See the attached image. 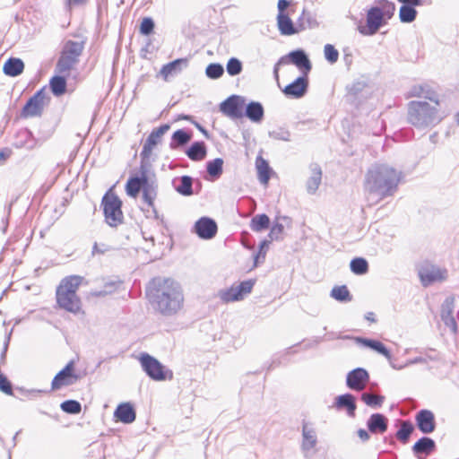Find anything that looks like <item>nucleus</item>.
I'll return each instance as SVG.
<instances>
[{"label": "nucleus", "mask_w": 459, "mask_h": 459, "mask_svg": "<svg viewBox=\"0 0 459 459\" xmlns=\"http://www.w3.org/2000/svg\"><path fill=\"white\" fill-rule=\"evenodd\" d=\"M114 416L117 420L129 424L134 421L136 414L134 407L129 403H124L117 407Z\"/></svg>", "instance_id": "obj_23"}, {"label": "nucleus", "mask_w": 459, "mask_h": 459, "mask_svg": "<svg viewBox=\"0 0 459 459\" xmlns=\"http://www.w3.org/2000/svg\"><path fill=\"white\" fill-rule=\"evenodd\" d=\"M143 200L151 208H154V200L157 196L156 187L150 182L143 187Z\"/></svg>", "instance_id": "obj_35"}, {"label": "nucleus", "mask_w": 459, "mask_h": 459, "mask_svg": "<svg viewBox=\"0 0 459 459\" xmlns=\"http://www.w3.org/2000/svg\"><path fill=\"white\" fill-rule=\"evenodd\" d=\"M71 74H60L56 73L54 76H52L49 80V87L51 92L56 96H62L66 92L67 82L66 78L70 76Z\"/></svg>", "instance_id": "obj_22"}, {"label": "nucleus", "mask_w": 459, "mask_h": 459, "mask_svg": "<svg viewBox=\"0 0 459 459\" xmlns=\"http://www.w3.org/2000/svg\"><path fill=\"white\" fill-rule=\"evenodd\" d=\"M361 400L368 406L377 407L381 406L384 402V397L374 394L364 393L361 395Z\"/></svg>", "instance_id": "obj_42"}, {"label": "nucleus", "mask_w": 459, "mask_h": 459, "mask_svg": "<svg viewBox=\"0 0 459 459\" xmlns=\"http://www.w3.org/2000/svg\"><path fill=\"white\" fill-rule=\"evenodd\" d=\"M395 4L388 0H379L371 6L366 16V23L358 26L359 31L364 36H372L387 24L394 16Z\"/></svg>", "instance_id": "obj_5"}, {"label": "nucleus", "mask_w": 459, "mask_h": 459, "mask_svg": "<svg viewBox=\"0 0 459 459\" xmlns=\"http://www.w3.org/2000/svg\"><path fill=\"white\" fill-rule=\"evenodd\" d=\"M247 117L255 122H259L264 117V108L258 102H251L246 108Z\"/></svg>", "instance_id": "obj_31"}, {"label": "nucleus", "mask_w": 459, "mask_h": 459, "mask_svg": "<svg viewBox=\"0 0 459 459\" xmlns=\"http://www.w3.org/2000/svg\"><path fill=\"white\" fill-rule=\"evenodd\" d=\"M223 160L221 158L214 159L207 163V172L212 178H219L222 173Z\"/></svg>", "instance_id": "obj_41"}, {"label": "nucleus", "mask_w": 459, "mask_h": 459, "mask_svg": "<svg viewBox=\"0 0 459 459\" xmlns=\"http://www.w3.org/2000/svg\"><path fill=\"white\" fill-rule=\"evenodd\" d=\"M170 126L164 124L157 128H154L148 135L142 150V155L149 157L154 148L161 142L163 135L169 130Z\"/></svg>", "instance_id": "obj_15"}, {"label": "nucleus", "mask_w": 459, "mask_h": 459, "mask_svg": "<svg viewBox=\"0 0 459 459\" xmlns=\"http://www.w3.org/2000/svg\"><path fill=\"white\" fill-rule=\"evenodd\" d=\"M195 231L201 238L209 239L217 233V224L213 220L203 217L195 222Z\"/></svg>", "instance_id": "obj_20"}, {"label": "nucleus", "mask_w": 459, "mask_h": 459, "mask_svg": "<svg viewBox=\"0 0 459 459\" xmlns=\"http://www.w3.org/2000/svg\"><path fill=\"white\" fill-rule=\"evenodd\" d=\"M80 376L76 373L74 360H70L52 379L51 390L57 391L75 384Z\"/></svg>", "instance_id": "obj_12"}, {"label": "nucleus", "mask_w": 459, "mask_h": 459, "mask_svg": "<svg viewBox=\"0 0 459 459\" xmlns=\"http://www.w3.org/2000/svg\"><path fill=\"white\" fill-rule=\"evenodd\" d=\"M278 229H279V230L281 231V230H282V226H281V225H279V226H278Z\"/></svg>", "instance_id": "obj_58"}, {"label": "nucleus", "mask_w": 459, "mask_h": 459, "mask_svg": "<svg viewBox=\"0 0 459 459\" xmlns=\"http://www.w3.org/2000/svg\"><path fill=\"white\" fill-rule=\"evenodd\" d=\"M366 319L368 321H369L370 323H375L377 321L376 319V315L375 313L373 312H368L366 316H365Z\"/></svg>", "instance_id": "obj_54"}, {"label": "nucleus", "mask_w": 459, "mask_h": 459, "mask_svg": "<svg viewBox=\"0 0 459 459\" xmlns=\"http://www.w3.org/2000/svg\"><path fill=\"white\" fill-rule=\"evenodd\" d=\"M325 57L328 62L333 64L337 62L339 58L338 50L331 44H326L324 48Z\"/></svg>", "instance_id": "obj_47"}, {"label": "nucleus", "mask_w": 459, "mask_h": 459, "mask_svg": "<svg viewBox=\"0 0 459 459\" xmlns=\"http://www.w3.org/2000/svg\"><path fill=\"white\" fill-rule=\"evenodd\" d=\"M457 123L459 124V114L457 115Z\"/></svg>", "instance_id": "obj_59"}, {"label": "nucleus", "mask_w": 459, "mask_h": 459, "mask_svg": "<svg viewBox=\"0 0 459 459\" xmlns=\"http://www.w3.org/2000/svg\"><path fill=\"white\" fill-rule=\"evenodd\" d=\"M320 182V174H318L315 178H314V184H315V186L316 187L318 186Z\"/></svg>", "instance_id": "obj_56"}, {"label": "nucleus", "mask_w": 459, "mask_h": 459, "mask_svg": "<svg viewBox=\"0 0 459 459\" xmlns=\"http://www.w3.org/2000/svg\"><path fill=\"white\" fill-rule=\"evenodd\" d=\"M366 182L370 194L385 197L395 190L399 175L394 169L381 165L368 173Z\"/></svg>", "instance_id": "obj_4"}, {"label": "nucleus", "mask_w": 459, "mask_h": 459, "mask_svg": "<svg viewBox=\"0 0 459 459\" xmlns=\"http://www.w3.org/2000/svg\"><path fill=\"white\" fill-rule=\"evenodd\" d=\"M188 118H189L188 116H182L179 117V119H186V120H187Z\"/></svg>", "instance_id": "obj_57"}, {"label": "nucleus", "mask_w": 459, "mask_h": 459, "mask_svg": "<svg viewBox=\"0 0 459 459\" xmlns=\"http://www.w3.org/2000/svg\"><path fill=\"white\" fill-rule=\"evenodd\" d=\"M409 97H424L435 104L434 107H430L425 101H411L408 105V117L411 124L415 126L428 124L436 117L439 100L435 91L429 85L413 86Z\"/></svg>", "instance_id": "obj_3"}, {"label": "nucleus", "mask_w": 459, "mask_h": 459, "mask_svg": "<svg viewBox=\"0 0 459 459\" xmlns=\"http://www.w3.org/2000/svg\"><path fill=\"white\" fill-rule=\"evenodd\" d=\"M87 0H68L69 4L79 5L85 4Z\"/></svg>", "instance_id": "obj_55"}, {"label": "nucleus", "mask_w": 459, "mask_h": 459, "mask_svg": "<svg viewBox=\"0 0 459 459\" xmlns=\"http://www.w3.org/2000/svg\"><path fill=\"white\" fill-rule=\"evenodd\" d=\"M331 296L334 299L342 302L351 300V295L345 285L333 287L331 291Z\"/></svg>", "instance_id": "obj_36"}, {"label": "nucleus", "mask_w": 459, "mask_h": 459, "mask_svg": "<svg viewBox=\"0 0 459 459\" xmlns=\"http://www.w3.org/2000/svg\"><path fill=\"white\" fill-rule=\"evenodd\" d=\"M277 26L281 35L290 36L299 32V30L295 27V24L290 19L289 13H278Z\"/></svg>", "instance_id": "obj_25"}, {"label": "nucleus", "mask_w": 459, "mask_h": 459, "mask_svg": "<svg viewBox=\"0 0 459 459\" xmlns=\"http://www.w3.org/2000/svg\"><path fill=\"white\" fill-rule=\"evenodd\" d=\"M403 4L399 10V18L402 22H412L417 17L415 7L425 4L426 0H397Z\"/></svg>", "instance_id": "obj_16"}, {"label": "nucleus", "mask_w": 459, "mask_h": 459, "mask_svg": "<svg viewBox=\"0 0 459 459\" xmlns=\"http://www.w3.org/2000/svg\"><path fill=\"white\" fill-rule=\"evenodd\" d=\"M368 428L372 433L383 434L387 429V419L380 413L372 414L368 419Z\"/></svg>", "instance_id": "obj_26"}, {"label": "nucleus", "mask_w": 459, "mask_h": 459, "mask_svg": "<svg viewBox=\"0 0 459 459\" xmlns=\"http://www.w3.org/2000/svg\"><path fill=\"white\" fill-rule=\"evenodd\" d=\"M221 111L230 118H240L245 109V101L238 96H231L221 104Z\"/></svg>", "instance_id": "obj_14"}, {"label": "nucleus", "mask_w": 459, "mask_h": 459, "mask_svg": "<svg viewBox=\"0 0 459 459\" xmlns=\"http://www.w3.org/2000/svg\"><path fill=\"white\" fill-rule=\"evenodd\" d=\"M414 428L410 421H403L401 429L396 433V437L403 444L407 443Z\"/></svg>", "instance_id": "obj_39"}, {"label": "nucleus", "mask_w": 459, "mask_h": 459, "mask_svg": "<svg viewBox=\"0 0 459 459\" xmlns=\"http://www.w3.org/2000/svg\"><path fill=\"white\" fill-rule=\"evenodd\" d=\"M435 449V442L429 438V437H421L420 440H418L413 447L412 450L414 454L420 455V454H426L429 455Z\"/></svg>", "instance_id": "obj_30"}, {"label": "nucleus", "mask_w": 459, "mask_h": 459, "mask_svg": "<svg viewBox=\"0 0 459 459\" xmlns=\"http://www.w3.org/2000/svg\"><path fill=\"white\" fill-rule=\"evenodd\" d=\"M148 182L149 178L146 171H143L141 176L130 177L125 186L126 195L132 198H136Z\"/></svg>", "instance_id": "obj_19"}, {"label": "nucleus", "mask_w": 459, "mask_h": 459, "mask_svg": "<svg viewBox=\"0 0 459 459\" xmlns=\"http://www.w3.org/2000/svg\"><path fill=\"white\" fill-rule=\"evenodd\" d=\"M255 169L260 183L264 186H267L271 175L273 174V170L267 160H265L261 155H258L255 159Z\"/></svg>", "instance_id": "obj_24"}, {"label": "nucleus", "mask_w": 459, "mask_h": 459, "mask_svg": "<svg viewBox=\"0 0 459 459\" xmlns=\"http://www.w3.org/2000/svg\"><path fill=\"white\" fill-rule=\"evenodd\" d=\"M281 89L282 93L290 99H299L303 97L308 87V80L307 78V75L299 77L292 82L289 83L288 85L284 86L283 88L279 86Z\"/></svg>", "instance_id": "obj_17"}, {"label": "nucleus", "mask_w": 459, "mask_h": 459, "mask_svg": "<svg viewBox=\"0 0 459 459\" xmlns=\"http://www.w3.org/2000/svg\"><path fill=\"white\" fill-rule=\"evenodd\" d=\"M48 100L49 98L47 95L46 87H42L24 105L22 110V117H33L40 116L44 106Z\"/></svg>", "instance_id": "obj_13"}, {"label": "nucleus", "mask_w": 459, "mask_h": 459, "mask_svg": "<svg viewBox=\"0 0 459 459\" xmlns=\"http://www.w3.org/2000/svg\"><path fill=\"white\" fill-rule=\"evenodd\" d=\"M206 147L204 142L194 143L186 152L188 158L192 160H202L206 156Z\"/></svg>", "instance_id": "obj_29"}, {"label": "nucleus", "mask_w": 459, "mask_h": 459, "mask_svg": "<svg viewBox=\"0 0 459 459\" xmlns=\"http://www.w3.org/2000/svg\"><path fill=\"white\" fill-rule=\"evenodd\" d=\"M61 409L67 413L77 414L81 412L82 406L75 400H67L61 403Z\"/></svg>", "instance_id": "obj_44"}, {"label": "nucleus", "mask_w": 459, "mask_h": 459, "mask_svg": "<svg viewBox=\"0 0 459 459\" xmlns=\"http://www.w3.org/2000/svg\"><path fill=\"white\" fill-rule=\"evenodd\" d=\"M224 73V69L220 64H210L206 67V75L211 79H218Z\"/></svg>", "instance_id": "obj_46"}, {"label": "nucleus", "mask_w": 459, "mask_h": 459, "mask_svg": "<svg viewBox=\"0 0 459 459\" xmlns=\"http://www.w3.org/2000/svg\"><path fill=\"white\" fill-rule=\"evenodd\" d=\"M87 284V280L81 275L71 274L62 278L56 289V308L74 316H83L85 312L78 290Z\"/></svg>", "instance_id": "obj_2"}, {"label": "nucleus", "mask_w": 459, "mask_h": 459, "mask_svg": "<svg viewBox=\"0 0 459 459\" xmlns=\"http://www.w3.org/2000/svg\"><path fill=\"white\" fill-rule=\"evenodd\" d=\"M192 178L188 176H183L180 178L179 185L176 186V190L183 195H191L192 190Z\"/></svg>", "instance_id": "obj_40"}, {"label": "nucleus", "mask_w": 459, "mask_h": 459, "mask_svg": "<svg viewBox=\"0 0 459 459\" xmlns=\"http://www.w3.org/2000/svg\"><path fill=\"white\" fill-rule=\"evenodd\" d=\"M75 37L76 39L63 41L55 66L56 73L71 74L79 64L85 48L86 39L82 36Z\"/></svg>", "instance_id": "obj_6"}, {"label": "nucleus", "mask_w": 459, "mask_h": 459, "mask_svg": "<svg viewBox=\"0 0 459 459\" xmlns=\"http://www.w3.org/2000/svg\"><path fill=\"white\" fill-rule=\"evenodd\" d=\"M290 3L287 0H279L278 1V13L287 14L286 9L288 8Z\"/></svg>", "instance_id": "obj_51"}, {"label": "nucleus", "mask_w": 459, "mask_h": 459, "mask_svg": "<svg viewBox=\"0 0 459 459\" xmlns=\"http://www.w3.org/2000/svg\"><path fill=\"white\" fill-rule=\"evenodd\" d=\"M183 63H186V59H176L165 65H163L160 69V74L163 76L165 81L168 80L169 76L176 74L181 70L180 65Z\"/></svg>", "instance_id": "obj_32"}, {"label": "nucleus", "mask_w": 459, "mask_h": 459, "mask_svg": "<svg viewBox=\"0 0 459 459\" xmlns=\"http://www.w3.org/2000/svg\"><path fill=\"white\" fill-rule=\"evenodd\" d=\"M416 423L419 429L425 434L431 433L435 430L436 422L435 416L429 410H421L416 414Z\"/></svg>", "instance_id": "obj_21"}, {"label": "nucleus", "mask_w": 459, "mask_h": 459, "mask_svg": "<svg viewBox=\"0 0 459 459\" xmlns=\"http://www.w3.org/2000/svg\"><path fill=\"white\" fill-rule=\"evenodd\" d=\"M255 283V280L244 281L238 285H232L229 289L221 290L219 297L225 303L242 300L247 295L251 293Z\"/></svg>", "instance_id": "obj_11"}, {"label": "nucleus", "mask_w": 459, "mask_h": 459, "mask_svg": "<svg viewBox=\"0 0 459 459\" xmlns=\"http://www.w3.org/2000/svg\"><path fill=\"white\" fill-rule=\"evenodd\" d=\"M290 63L295 65L299 69L302 70L305 75H307L312 68L311 63L304 51L295 50L289 53L287 56H282L274 65L273 74L278 86H280L279 66L281 65H288Z\"/></svg>", "instance_id": "obj_9"}, {"label": "nucleus", "mask_w": 459, "mask_h": 459, "mask_svg": "<svg viewBox=\"0 0 459 459\" xmlns=\"http://www.w3.org/2000/svg\"><path fill=\"white\" fill-rule=\"evenodd\" d=\"M452 301H446V304L443 306L442 312V319L445 321L446 325L452 328L453 331L456 330V324L455 319L450 316V305Z\"/></svg>", "instance_id": "obj_43"}, {"label": "nucleus", "mask_w": 459, "mask_h": 459, "mask_svg": "<svg viewBox=\"0 0 459 459\" xmlns=\"http://www.w3.org/2000/svg\"><path fill=\"white\" fill-rule=\"evenodd\" d=\"M302 436H303L302 446L304 449L309 450L316 446V433L314 430L308 429L307 424L303 425Z\"/></svg>", "instance_id": "obj_34"}, {"label": "nucleus", "mask_w": 459, "mask_h": 459, "mask_svg": "<svg viewBox=\"0 0 459 459\" xmlns=\"http://www.w3.org/2000/svg\"><path fill=\"white\" fill-rule=\"evenodd\" d=\"M270 219L266 214H258L252 218L250 228L253 231L259 232L269 228Z\"/></svg>", "instance_id": "obj_33"}, {"label": "nucleus", "mask_w": 459, "mask_h": 459, "mask_svg": "<svg viewBox=\"0 0 459 459\" xmlns=\"http://www.w3.org/2000/svg\"><path fill=\"white\" fill-rule=\"evenodd\" d=\"M369 379L368 373L367 370L361 368H358L349 372L347 375V385L355 391L363 390Z\"/></svg>", "instance_id": "obj_18"}, {"label": "nucleus", "mask_w": 459, "mask_h": 459, "mask_svg": "<svg viewBox=\"0 0 459 459\" xmlns=\"http://www.w3.org/2000/svg\"><path fill=\"white\" fill-rule=\"evenodd\" d=\"M172 139L177 142L178 145H183L188 143L191 139V134L184 130H178L174 132Z\"/></svg>", "instance_id": "obj_49"}, {"label": "nucleus", "mask_w": 459, "mask_h": 459, "mask_svg": "<svg viewBox=\"0 0 459 459\" xmlns=\"http://www.w3.org/2000/svg\"><path fill=\"white\" fill-rule=\"evenodd\" d=\"M358 436L363 441H367L369 439V435H368V431H366L365 429H362L358 430Z\"/></svg>", "instance_id": "obj_53"}, {"label": "nucleus", "mask_w": 459, "mask_h": 459, "mask_svg": "<svg viewBox=\"0 0 459 459\" xmlns=\"http://www.w3.org/2000/svg\"><path fill=\"white\" fill-rule=\"evenodd\" d=\"M154 29V22L152 18L145 17L140 24V33L143 35H150Z\"/></svg>", "instance_id": "obj_48"}, {"label": "nucleus", "mask_w": 459, "mask_h": 459, "mask_svg": "<svg viewBox=\"0 0 459 459\" xmlns=\"http://www.w3.org/2000/svg\"><path fill=\"white\" fill-rule=\"evenodd\" d=\"M337 406L338 407H346L348 410V412L350 414L353 415L354 411L356 410L354 397L349 394L339 396L337 399Z\"/></svg>", "instance_id": "obj_37"}, {"label": "nucleus", "mask_w": 459, "mask_h": 459, "mask_svg": "<svg viewBox=\"0 0 459 459\" xmlns=\"http://www.w3.org/2000/svg\"><path fill=\"white\" fill-rule=\"evenodd\" d=\"M226 69L230 75L234 76L241 73L242 64L238 59L232 57L228 61Z\"/></svg>", "instance_id": "obj_45"}, {"label": "nucleus", "mask_w": 459, "mask_h": 459, "mask_svg": "<svg viewBox=\"0 0 459 459\" xmlns=\"http://www.w3.org/2000/svg\"><path fill=\"white\" fill-rule=\"evenodd\" d=\"M11 155V151L8 149L1 150L0 151V161H4L7 160Z\"/></svg>", "instance_id": "obj_52"}, {"label": "nucleus", "mask_w": 459, "mask_h": 459, "mask_svg": "<svg viewBox=\"0 0 459 459\" xmlns=\"http://www.w3.org/2000/svg\"><path fill=\"white\" fill-rule=\"evenodd\" d=\"M0 390L7 395H13V387L7 377L0 373Z\"/></svg>", "instance_id": "obj_50"}, {"label": "nucleus", "mask_w": 459, "mask_h": 459, "mask_svg": "<svg viewBox=\"0 0 459 459\" xmlns=\"http://www.w3.org/2000/svg\"><path fill=\"white\" fill-rule=\"evenodd\" d=\"M146 294L163 315H172L181 309L183 291L178 282L172 278L155 277L148 284Z\"/></svg>", "instance_id": "obj_1"}, {"label": "nucleus", "mask_w": 459, "mask_h": 459, "mask_svg": "<svg viewBox=\"0 0 459 459\" xmlns=\"http://www.w3.org/2000/svg\"><path fill=\"white\" fill-rule=\"evenodd\" d=\"M122 201L114 191V187H110L101 199V206L105 221L110 227H117L124 222V212L122 211Z\"/></svg>", "instance_id": "obj_7"}, {"label": "nucleus", "mask_w": 459, "mask_h": 459, "mask_svg": "<svg viewBox=\"0 0 459 459\" xmlns=\"http://www.w3.org/2000/svg\"><path fill=\"white\" fill-rule=\"evenodd\" d=\"M4 73L6 75L15 77L24 70V63L20 58L11 57L4 65Z\"/></svg>", "instance_id": "obj_27"}, {"label": "nucleus", "mask_w": 459, "mask_h": 459, "mask_svg": "<svg viewBox=\"0 0 459 459\" xmlns=\"http://www.w3.org/2000/svg\"><path fill=\"white\" fill-rule=\"evenodd\" d=\"M351 270L355 274H365L368 271V264L366 259L362 257H357L351 262Z\"/></svg>", "instance_id": "obj_38"}, {"label": "nucleus", "mask_w": 459, "mask_h": 459, "mask_svg": "<svg viewBox=\"0 0 459 459\" xmlns=\"http://www.w3.org/2000/svg\"><path fill=\"white\" fill-rule=\"evenodd\" d=\"M354 340L357 343L363 344L364 346L376 351L377 352L384 355L386 358L390 357V352L388 349L379 341L361 337H356L354 338Z\"/></svg>", "instance_id": "obj_28"}, {"label": "nucleus", "mask_w": 459, "mask_h": 459, "mask_svg": "<svg viewBox=\"0 0 459 459\" xmlns=\"http://www.w3.org/2000/svg\"><path fill=\"white\" fill-rule=\"evenodd\" d=\"M421 284L428 287L436 282H442L447 279V270L430 263H424L418 270Z\"/></svg>", "instance_id": "obj_10"}, {"label": "nucleus", "mask_w": 459, "mask_h": 459, "mask_svg": "<svg viewBox=\"0 0 459 459\" xmlns=\"http://www.w3.org/2000/svg\"><path fill=\"white\" fill-rule=\"evenodd\" d=\"M139 361L143 371L152 380L166 381L173 378L172 371L150 354L142 353L139 357Z\"/></svg>", "instance_id": "obj_8"}]
</instances>
